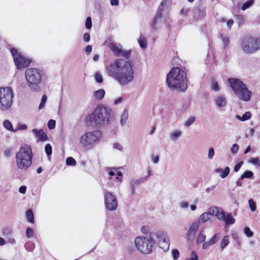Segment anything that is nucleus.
Masks as SVG:
<instances>
[{
    "mask_svg": "<svg viewBox=\"0 0 260 260\" xmlns=\"http://www.w3.org/2000/svg\"><path fill=\"white\" fill-rule=\"evenodd\" d=\"M106 70L108 75L121 85H126L133 80L132 64L124 59H116L107 67Z\"/></svg>",
    "mask_w": 260,
    "mask_h": 260,
    "instance_id": "f257e3e1",
    "label": "nucleus"
},
{
    "mask_svg": "<svg viewBox=\"0 0 260 260\" xmlns=\"http://www.w3.org/2000/svg\"><path fill=\"white\" fill-rule=\"evenodd\" d=\"M166 82L169 88L184 92L187 88L186 73L178 67L173 68L167 74Z\"/></svg>",
    "mask_w": 260,
    "mask_h": 260,
    "instance_id": "f03ea898",
    "label": "nucleus"
},
{
    "mask_svg": "<svg viewBox=\"0 0 260 260\" xmlns=\"http://www.w3.org/2000/svg\"><path fill=\"white\" fill-rule=\"evenodd\" d=\"M111 115V109L100 105L96 107L92 113L88 115L87 120L91 123V125L103 127L109 124Z\"/></svg>",
    "mask_w": 260,
    "mask_h": 260,
    "instance_id": "7ed1b4c3",
    "label": "nucleus"
},
{
    "mask_svg": "<svg viewBox=\"0 0 260 260\" xmlns=\"http://www.w3.org/2000/svg\"><path fill=\"white\" fill-rule=\"evenodd\" d=\"M32 152L31 148L26 144L22 145L16 153L15 161L19 169L26 170L32 164Z\"/></svg>",
    "mask_w": 260,
    "mask_h": 260,
    "instance_id": "20e7f679",
    "label": "nucleus"
},
{
    "mask_svg": "<svg viewBox=\"0 0 260 260\" xmlns=\"http://www.w3.org/2000/svg\"><path fill=\"white\" fill-rule=\"evenodd\" d=\"M103 137L100 130L88 131L82 134L79 139V146L86 149L93 148L98 144Z\"/></svg>",
    "mask_w": 260,
    "mask_h": 260,
    "instance_id": "39448f33",
    "label": "nucleus"
},
{
    "mask_svg": "<svg viewBox=\"0 0 260 260\" xmlns=\"http://www.w3.org/2000/svg\"><path fill=\"white\" fill-rule=\"evenodd\" d=\"M42 73L37 68H28L25 72L26 84L30 90L34 92L41 91L40 83L42 81Z\"/></svg>",
    "mask_w": 260,
    "mask_h": 260,
    "instance_id": "423d86ee",
    "label": "nucleus"
},
{
    "mask_svg": "<svg viewBox=\"0 0 260 260\" xmlns=\"http://www.w3.org/2000/svg\"><path fill=\"white\" fill-rule=\"evenodd\" d=\"M228 83L238 99L244 102L250 101L251 92L242 81L236 78H229Z\"/></svg>",
    "mask_w": 260,
    "mask_h": 260,
    "instance_id": "0eeeda50",
    "label": "nucleus"
},
{
    "mask_svg": "<svg viewBox=\"0 0 260 260\" xmlns=\"http://www.w3.org/2000/svg\"><path fill=\"white\" fill-rule=\"evenodd\" d=\"M153 232L146 236L137 237L135 239V245L139 251L144 254H148L156 243L154 240L155 235H152Z\"/></svg>",
    "mask_w": 260,
    "mask_h": 260,
    "instance_id": "6e6552de",
    "label": "nucleus"
},
{
    "mask_svg": "<svg viewBox=\"0 0 260 260\" xmlns=\"http://www.w3.org/2000/svg\"><path fill=\"white\" fill-rule=\"evenodd\" d=\"M240 48L245 53L252 54L260 50V37L246 36L240 42Z\"/></svg>",
    "mask_w": 260,
    "mask_h": 260,
    "instance_id": "1a4fd4ad",
    "label": "nucleus"
},
{
    "mask_svg": "<svg viewBox=\"0 0 260 260\" xmlns=\"http://www.w3.org/2000/svg\"><path fill=\"white\" fill-rule=\"evenodd\" d=\"M13 92L10 87L0 88V110L3 111L9 109L13 103Z\"/></svg>",
    "mask_w": 260,
    "mask_h": 260,
    "instance_id": "9d476101",
    "label": "nucleus"
},
{
    "mask_svg": "<svg viewBox=\"0 0 260 260\" xmlns=\"http://www.w3.org/2000/svg\"><path fill=\"white\" fill-rule=\"evenodd\" d=\"M10 52L17 69L20 70L29 66L31 60L26 57L22 52L15 48H12Z\"/></svg>",
    "mask_w": 260,
    "mask_h": 260,
    "instance_id": "9b49d317",
    "label": "nucleus"
},
{
    "mask_svg": "<svg viewBox=\"0 0 260 260\" xmlns=\"http://www.w3.org/2000/svg\"><path fill=\"white\" fill-rule=\"evenodd\" d=\"M152 235H155L158 240L159 247L164 251L169 250L170 247V240L166 234L162 232L153 233Z\"/></svg>",
    "mask_w": 260,
    "mask_h": 260,
    "instance_id": "f8f14e48",
    "label": "nucleus"
},
{
    "mask_svg": "<svg viewBox=\"0 0 260 260\" xmlns=\"http://www.w3.org/2000/svg\"><path fill=\"white\" fill-rule=\"evenodd\" d=\"M104 200L105 207L107 210L114 211L117 209V201L112 193L106 191L104 193Z\"/></svg>",
    "mask_w": 260,
    "mask_h": 260,
    "instance_id": "ddd939ff",
    "label": "nucleus"
},
{
    "mask_svg": "<svg viewBox=\"0 0 260 260\" xmlns=\"http://www.w3.org/2000/svg\"><path fill=\"white\" fill-rule=\"evenodd\" d=\"M218 207H217L216 206L211 207L208 209L207 212L202 213L200 215L199 218V220L196 221L199 222V224L200 223H205L207 221L210 219L211 216L214 215L216 217V215L217 213H218Z\"/></svg>",
    "mask_w": 260,
    "mask_h": 260,
    "instance_id": "4468645a",
    "label": "nucleus"
},
{
    "mask_svg": "<svg viewBox=\"0 0 260 260\" xmlns=\"http://www.w3.org/2000/svg\"><path fill=\"white\" fill-rule=\"evenodd\" d=\"M216 217L220 220L223 221L227 225L233 224L235 222V219L233 218L232 213H225L222 208H218V212Z\"/></svg>",
    "mask_w": 260,
    "mask_h": 260,
    "instance_id": "2eb2a0df",
    "label": "nucleus"
},
{
    "mask_svg": "<svg viewBox=\"0 0 260 260\" xmlns=\"http://www.w3.org/2000/svg\"><path fill=\"white\" fill-rule=\"evenodd\" d=\"M200 224L199 222L194 221L189 226L186 233V237L188 240L194 238L196 233L198 231Z\"/></svg>",
    "mask_w": 260,
    "mask_h": 260,
    "instance_id": "dca6fc26",
    "label": "nucleus"
},
{
    "mask_svg": "<svg viewBox=\"0 0 260 260\" xmlns=\"http://www.w3.org/2000/svg\"><path fill=\"white\" fill-rule=\"evenodd\" d=\"M216 107L218 108H222L224 107L227 104V101L225 97L222 95H218L214 98L213 100Z\"/></svg>",
    "mask_w": 260,
    "mask_h": 260,
    "instance_id": "f3484780",
    "label": "nucleus"
},
{
    "mask_svg": "<svg viewBox=\"0 0 260 260\" xmlns=\"http://www.w3.org/2000/svg\"><path fill=\"white\" fill-rule=\"evenodd\" d=\"M220 238V234L219 233L215 234L209 241L203 243L202 246L203 249H207L210 246L215 244Z\"/></svg>",
    "mask_w": 260,
    "mask_h": 260,
    "instance_id": "a211bd4d",
    "label": "nucleus"
},
{
    "mask_svg": "<svg viewBox=\"0 0 260 260\" xmlns=\"http://www.w3.org/2000/svg\"><path fill=\"white\" fill-rule=\"evenodd\" d=\"M32 132L39 141H45L48 139L47 135L42 129H37L36 128H34L32 130Z\"/></svg>",
    "mask_w": 260,
    "mask_h": 260,
    "instance_id": "6ab92c4d",
    "label": "nucleus"
},
{
    "mask_svg": "<svg viewBox=\"0 0 260 260\" xmlns=\"http://www.w3.org/2000/svg\"><path fill=\"white\" fill-rule=\"evenodd\" d=\"M182 135V132L180 129H175L171 131L169 134L170 139L172 141H177Z\"/></svg>",
    "mask_w": 260,
    "mask_h": 260,
    "instance_id": "aec40b11",
    "label": "nucleus"
},
{
    "mask_svg": "<svg viewBox=\"0 0 260 260\" xmlns=\"http://www.w3.org/2000/svg\"><path fill=\"white\" fill-rule=\"evenodd\" d=\"M109 48L113 52V53L118 57H120L121 55V51L122 49L120 45H117L113 44H111L109 45Z\"/></svg>",
    "mask_w": 260,
    "mask_h": 260,
    "instance_id": "412c9836",
    "label": "nucleus"
},
{
    "mask_svg": "<svg viewBox=\"0 0 260 260\" xmlns=\"http://www.w3.org/2000/svg\"><path fill=\"white\" fill-rule=\"evenodd\" d=\"M215 172L217 173H220V176L222 178H226L230 172V168L229 167H225L224 169L219 168L216 169Z\"/></svg>",
    "mask_w": 260,
    "mask_h": 260,
    "instance_id": "4be33fe9",
    "label": "nucleus"
},
{
    "mask_svg": "<svg viewBox=\"0 0 260 260\" xmlns=\"http://www.w3.org/2000/svg\"><path fill=\"white\" fill-rule=\"evenodd\" d=\"M128 117V111L127 109H124L120 117V125L124 126L127 125V120Z\"/></svg>",
    "mask_w": 260,
    "mask_h": 260,
    "instance_id": "5701e85b",
    "label": "nucleus"
},
{
    "mask_svg": "<svg viewBox=\"0 0 260 260\" xmlns=\"http://www.w3.org/2000/svg\"><path fill=\"white\" fill-rule=\"evenodd\" d=\"M166 5L164 4H162V3L161 2L160 4L159 5L157 11V13L155 16L154 19V23H155L157 20V19L160 18L162 15V12L164 10V9L166 7Z\"/></svg>",
    "mask_w": 260,
    "mask_h": 260,
    "instance_id": "b1692460",
    "label": "nucleus"
},
{
    "mask_svg": "<svg viewBox=\"0 0 260 260\" xmlns=\"http://www.w3.org/2000/svg\"><path fill=\"white\" fill-rule=\"evenodd\" d=\"M206 239V236L205 234V231L202 230L200 232L197 237L196 242L197 244L204 243L205 242Z\"/></svg>",
    "mask_w": 260,
    "mask_h": 260,
    "instance_id": "393cba45",
    "label": "nucleus"
},
{
    "mask_svg": "<svg viewBox=\"0 0 260 260\" xmlns=\"http://www.w3.org/2000/svg\"><path fill=\"white\" fill-rule=\"evenodd\" d=\"M206 15L204 10L197 8L193 11V17L196 19H200L204 17Z\"/></svg>",
    "mask_w": 260,
    "mask_h": 260,
    "instance_id": "a878e982",
    "label": "nucleus"
},
{
    "mask_svg": "<svg viewBox=\"0 0 260 260\" xmlns=\"http://www.w3.org/2000/svg\"><path fill=\"white\" fill-rule=\"evenodd\" d=\"M105 95V91L103 89H99L95 91L93 93V96L97 100L100 101L103 99Z\"/></svg>",
    "mask_w": 260,
    "mask_h": 260,
    "instance_id": "bb28decb",
    "label": "nucleus"
},
{
    "mask_svg": "<svg viewBox=\"0 0 260 260\" xmlns=\"http://www.w3.org/2000/svg\"><path fill=\"white\" fill-rule=\"evenodd\" d=\"M138 42L140 46L142 49H146L147 47V41L146 38L142 35H140Z\"/></svg>",
    "mask_w": 260,
    "mask_h": 260,
    "instance_id": "cd10ccee",
    "label": "nucleus"
},
{
    "mask_svg": "<svg viewBox=\"0 0 260 260\" xmlns=\"http://www.w3.org/2000/svg\"><path fill=\"white\" fill-rule=\"evenodd\" d=\"M251 113L250 112H246L242 116H240V115H237L236 116V119H237L239 120L242 121H245L248 119H249L251 118Z\"/></svg>",
    "mask_w": 260,
    "mask_h": 260,
    "instance_id": "c85d7f7f",
    "label": "nucleus"
},
{
    "mask_svg": "<svg viewBox=\"0 0 260 260\" xmlns=\"http://www.w3.org/2000/svg\"><path fill=\"white\" fill-rule=\"evenodd\" d=\"M26 217L29 222L31 223L34 222V215L31 209H29L26 211Z\"/></svg>",
    "mask_w": 260,
    "mask_h": 260,
    "instance_id": "c756f323",
    "label": "nucleus"
},
{
    "mask_svg": "<svg viewBox=\"0 0 260 260\" xmlns=\"http://www.w3.org/2000/svg\"><path fill=\"white\" fill-rule=\"evenodd\" d=\"M229 236H225L222 239L220 242V247L223 250L229 244Z\"/></svg>",
    "mask_w": 260,
    "mask_h": 260,
    "instance_id": "7c9ffc66",
    "label": "nucleus"
},
{
    "mask_svg": "<svg viewBox=\"0 0 260 260\" xmlns=\"http://www.w3.org/2000/svg\"><path fill=\"white\" fill-rule=\"evenodd\" d=\"M3 125L4 127L7 130L11 132H16V129H14L12 123L8 120H5L3 122Z\"/></svg>",
    "mask_w": 260,
    "mask_h": 260,
    "instance_id": "2f4dec72",
    "label": "nucleus"
},
{
    "mask_svg": "<svg viewBox=\"0 0 260 260\" xmlns=\"http://www.w3.org/2000/svg\"><path fill=\"white\" fill-rule=\"evenodd\" d=\"M253 173L252 171L247 170L245 171L240 176V179L244 178H252L253 177Z\"/></svg>",
    "mask_w": 260,
    "mask_h": 260,
    "instance_id": "473e14b6",
    "label": "nucleus"
},
{
    "mask_svg": "<svg viewBox=\"0 0 260 260\" xmlns=\"http://www.w3.org/2000/svg\"><path fill=\"white\" fill-rule=\"evenodd\" d=\"M139 183L136 179L132 180L129 182V186L131 189V192L132 194L135 193V188L136 186L138 185Z\"/></svg>",
    "mask_w": 260,
    "mask_h": 260,
    "instance_id": "72a5a7b5",
    "label": "nucleus"
},
{
    "mask_svg": "<svg viewBox=\"0 0 260 260\" xmlns=\"http://www.w3.org/2000/svg\"><path fill=\"white\" fill-rule=\"evenodd\" d=\"M219 38L220 39L223 43L224 48H226L228 46V45L229 44V38L226 36L220 35L219 36Z\"/></svg>",
    "mask_w": 260,
    "mask_h": 260,
    "instance_id": "f704fd0d",
    "label": "nucleus"
},
{
    "mask_svg": "<svg viewBox=\"0 0 260 260\" xmlns=\"http://www.w3.org/2000/svg\"><path fill=\"white\" fill-rule=\"evenodd\" d=\"M3 234L6 237H9L12 236L13 232L11 228L6 227L2 230Z\"/></svg>",
    "mask_w": 260,
    "mask_h": 260,
    "instance_id": "c9c22d12",
    "label": "nucleus"
},
{
    "mask_svg": "<svg viewBox=\"0 0 260 260\" xmlns=\"http://www.w3.org/2000/svg\"><path fill=\"white\" fill-rule=\"evenodd\" d=\"M196 120V118L194 116H190L184 122V126L186 127H189L191 125H192Z\"/></svg>",
    "mask_w": 260,
    "mask_h": 260,
    "instance_id": "e433bc0d",
    "label": "nucleus"
},
{
    "mask_svg": "<svg viewBox=\"0 0 260 260\" xmlns=\"http://www.w3.org/2000/svg\"><path fill=\"white\" fill-rule=\"evenodd\" d=\"M254 3V0H248L245 3L243 4L242 6L241 9L242 10L244 11L248 8H249L251 6L253 5Z\"/></svg>",
    "mask_w": 260,
    "mask_h": 260,
    "instance_id": "4c0bfd02",
    "label": "nucleus"
},
{
    "mask_svg": "<svg viewBox=\"0 0 260 260\" xmlns=\"http://www.w3.org/2000/svg\"><path fill=\"white\" fill-rule=\"evenodd\" d=\"M243 232L248 238H251L253 236V233L248 226H245L244 228Z\"/></svg>",
    "mask_w": 260,
    "mask_h": 260,
    "instance_id": "58836bf2",
    "label": "nucleus"
},
{
    "mask_svg": "<svg viewBox=\"0 0 260 260\" xmlns=\"http://www.w3.org/2000/svg\"><path fill=\"white\" fill-rule=\"evenodd\" d=\"M248 205L252 212H254L256 209V205L253 199H250L248 200Z\"/></svg>",
    "mask_w": 260,
    "mask_h": 260,
    "instance_id": "ea45409f",
    "label": "nucleus"
},
{
    "mask_svg": "<svg viewBox=\"0 0 260 260\" xmlns=\"http://www.w3.org/2000/svg\"><path fill=\"white\" fill-rule=\"evenodd\" d=\"M67 166H74L76 164L75 159L72 157H68L66 161Z\"/></svg>",
    "mask_w": 260,
    "mask_h": 260,
    "instance_id": "a19ab883",
    "label": "nucleus"
},
{
    "mask_svg": "<svg viewBox=\"0 0 260 260\" xmlns=\"http://www.w3.org/2000/svg\"><path fill=\"white\" fill-rule=\"evenodd\" d=\"M47 100V96L46 95L44 94L42 98L41 103L39 105V110L42 109L44 107L45 103Z\"/></svg>",
    "mask_w": 260,
    "mask_h": 260,
    "instance_id": "79ce46f5",
    "label": "nucleus"
},
{
    "mask_svg": "<svg viewBox=\"0 0 260 260\" xmlns=\"http://www.w3.org/2000/svg\"><path fill=\"white\" fill-rule=\"evenodd\" d=\"M249 162L258 166L260 167V159L258 157L252 158L249 160Z\"/></svg>",
    "mask_w": 260,
    "mask_h": 260,
    "instance_id": "37998d69",
    "label": "nucleus"
},
{
    "mask_svg": "<svg viewBox=\"0 0 260 260\" xmlns=\"http://www.w3.org/2000/svg\"><path fill=\"white\" fill-rule=\"evenodd\" d=\"M45 150L47 155H51L52 152V148L51 145L50 144H46L45 147Z\"/></svg>",
    "mask_w": 260,
    "mask_h": 260,
    "instance_id": "c03bdc74",
    "label": "nucleus"
},
{
    "mask_svg": "<svg viewBox=\"0 0 260 260\" xmlns=\"http://www.w3.org/2000/svg\"><path fill=\"white\" fill-rule=\"evenodd\" d=\"M121 56L124 57L125 58L129 59L131 56V50H122Z\"/></svg>",
    "mask_w": 260,
    "mask_h": 260,
    "instance_id": "a18cd8bd",
    "label": "nucleus"
},
{
    "mask_svg": "<svg viewBox=\"0 0 260 260\" xmlns=\"http://www.w3.org/2000/svg\"><path fill=\"white\" fill-rule=\"evenodd\" d=\"M185 260H199L197 252L195 251H191L190 257L186 258Z\"/></svg>",
    "mask_w": 260,
    "mask_h": 260,
    "instance_id": "49530a36",
    "label": "nucleus"
},
{
    "mask_svg": "<svg viewBox=\"0 0 260 260\" xmlns=\"http://www.w3.org/2000/svg\"><path fill=\"white\" fill-rule=\"evenodd\" d=\"M172 255L173 259L177 260L179 257L180 253H179V251L177 249H174L172 251Z\"/></svg>",
    "mask_w": 260,
    "mask_h": 260,
    "instance_id": "de8ad7c7",
    "label": "nucleus"
},
{
    "mask_svg": "<svg viewBox=\"0 0 260 260\" xmlns=\"http://www.w3.org/2000/svg\"><path fill=\"white\" fill-rule=\"evenodd\" d=\"M85 27L87 29H90L92 27V21L90 17H87L85 21Z\"/></svg>",
    "mask_w": 260,
    "mask_h": 260,
    "instance_id": "09e8293b",
    "label": "nucleus"
},
{
    "mask_svg": "<svg viewBox=\"0 0 260 260\" xmlns=\"http://www.w3.org/2000/svg\"><path fill=\"white\" fill-rule=\"evenodd\" d=\"M239 149V146L237 144H234L231 148V151L233 154H236Z\"/></svg>",
    "mask_w": 260,
    "mask_h": 260,
    "instance_id": "8fccbe9b",
    "label": "nucleus"
},
{
    "mask_svg": "<svg viewBox=\"0 0 260 260\" xmlns=\"http://www.w3.org/2000/svg\"><path fill=\"white\" fill-rule=\"evenodd\" d=\"M56 122L54 120L50 119L48 122V127L49 129H53L55 128Z\"/></svg>",
    "mask_w": 260,
    "mask_h": 260,
    "instance_id": "3c124183",
    "label": "nucleus"
},
{
    "mask_svg": "<svg viewBox=\"0 0 260 260\" xmlns=\"http://www.w3.org/2000/svg\"><path fill=\"white\" fill-rule=\"evenodd\" d=\"M34 235V231L30 228H27L26 230V236L27 238H30Z\"/></svg>",
    "mask_w": 260,
    "mask_h": 260,
    "instance_id": "603ef678",
    "label": "nucleus"
},
{
    "mask_svg": "<svg viewBox=\"0 0 260 260\" xmlns=\"http://www.w3.org/2000/svg\"><path fill=\"white\" fill-rule=\"evenodd\" d=\"M95 80L97 83H101L103 82V77L101 74L100 73H96L95 75Z\"/></svg>",
    "mask_w": 260,
    "mask_h": 260,
    "instance_id": "864d4df0",
    "label": "nucleus"
},
{
    "mask_svg": "<svg viewBox=\"0 0 260 260\" xmlns=\"http://www.w3.org/2000/svg\"><path fill=\"white\" fill-rule=\"evenodd\" d=\"M215 152L213 148H210L208 151V157L210 159H212L214 155Z\"/></svg>",
    "mask_w": 260,
    "mask_h": 260,
    "instance_id": "5fc2aeb1",
    "label": "nucleus"
},
{
    "mask_svg": "<svg viewBox=\"0 0 260 260\" xmlns=\"http://www.w3.org/2000/svg\"><path fill=\"white\" fill-rule=\"evenodd\" d=\"M151 157L154 164H156L159 162V156L158 155H152Z\"/></svg>",
    "mask_w": 260,
    "mask_h": 260,
    "instance_id": "6e6d98bb",
    "label": "nucleus"
},
{
    "mask_svg": "<svg viewBox=\"0 0 260 260\" xmlns=\"http://www.w3.org/2000/svg\"><path fill=\"white\" fill-rule=\"evenodd\" d=\"M149 228L148 226H143L141 229V231L144 234H147L149 232Z\"/></svg>",
    "mask_w": 260,
    "mask_h": 260,
    "instance_id": "4d7b16f0",
    "label": "nucleus"
},
{
    "mask_svg": "<svg viewBox=\"0 0 260 260\" xmlns=\"http://www.w3.org/2000/svg\"><path fill=\"white\" fill-rule=\"evenodd\" d=\"M212 89L218 91L219 89L218 84L217 82L213 81L212 83Z\"/></svg>",
    "mask_w": 260,
    "mask_h": 260,
    "instance_id": "13d9d810",
    "label": "nucleus"
},
{
    "mask_svg": "<svg viewBox=\"0 0 260 260\" xmlns=\"http://www.w3.org/2000/svg\"><path fill=\"white\" fill-rule=\"evenodd\" d=\"M188 203L186 201H183L180 203L179 207L182 209H185L188 207Z\"/></svg>",
    "mask_w": 260,
    "mask_h": 260,
    "instance_id": "bf43d9fd",
    "label": "nucleus"
},
{
    "mask_svg": "<svg viewBox=\"0 0 260 260\" xmlns=\"http://www.w3.org/2000/svg\"><path fill=\"white\" fill-rule=\"evenodd\" d=\"M243 161H240L238 164H237L234 167V171L237 172L239 171L242 166L243 165Z\"/></svg>",
    "mask_w": 260,
    "mask_h": 260,
    "instance_id": "052dcab7",
    "label": "nucleus"
},
{
    "mask_svg": "<svg viewBox=\"0 0 260 260\" xmlns=\"http://www.w3.org/2000/svg\"><path fill=\"white\" fill-rule=\"evenodd\" d=\"M189 10L187 8H182L180 11V14L183 16H187L188 14Z\"/></svg>",
    "mask_w": 260,
    "mask_h": 260,
    "instance_id": "680f3d73",
    "label": "nucleus"
},
{
    "mask_svg": "<svg viewBox=\"0 0 260 260\" xmlns=\"http://www.w3.org/2000/svg\"><path fill=\"white\" fill-rule=\"evenodd\" d=\"M8 242L12 245H14L16 243V240L14 238L11 236L8 237Z\"/></svg>",
    "mask_w": 260,
    "mask_h": 260,
    "instance_id": "e2e57ef3",
    "label": "nucleus"
},
{
    "mask_svg": "<svg viewBox=\"0 0 260 260\" xmlns=\"http://www.w3.org/2000/svg\"><path fill=\"white\" fill-rule=\"evenodd\" d=\"M90 36L89 33L86 32L84 34L83 40L86 42H88L90 41Z\"/></svg>",
    "mask_w": 260,
    "mask_h": 260,
    "instance_id": "0e129e2a",
    "label": "nucleus"
},
{
    "mask_svg": "<svg viewBox=\"0 0 260 260\" xmlns=\"http://www.w3.org/2000/svg\"><path fill=\"white\" fill-rule=\"evenodd\" d=\"M85 50V52L86 53V54L88 55L91 53V52L92 51V46L90 45H87L86 47Z\"/></svg>",
    "mask_w": 260,
    "mask_h": 260,
    "instance_id": "69168bd1",
    "label": "nucleus"
},
{
    "mask_svg": "<svg viewBox=\"0 0 260 260\" xmlns=\"http://www.w3.org/2000/svg\"><path fill=\"white\" fill-rule=\"evenodd\" d=\"M26 187L25 186H21L19 188V191L20 193L24 194L26 192Z\"/></svg>",
    "mask_w": 260,
    "mask_h": 260,
    "instance_id": "338daca9",
    "label": "nucleus"
},
{
    "mask_svg": "<svg viewBox=\"0 0 260 260\" xmlns=\"http://www.w3.org/2000/svg\"><path fill=\"white\" fill-rule=\"evenodd\" d=\"M122 101H123L122 97H121V96L119 97L115 100V101L114 102V104L115 105H118V104L121 103L122 102Z\"/></svg>",
    "mask_w": 260,
    "mask_h": 260,
    "instance_id": "774afa93",
    "label": "nucleus"
}]
</instances>
